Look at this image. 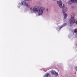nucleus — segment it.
<instances>
[{
	"instance_id": "1",
	"label": "nucleus",
	"mask_w": 77,
	"mask_h": 77,
	"mask_svg": "<svg viewBox=\"0 0 77 77\" xmlns=\"http://www.w3.org/2000/svg\"><path fill=\"white\" fill-rule=\"evenodd\" d=\"M57 5H58L59 8H61V9H63L62 10V12L63 13V15L64 16L63 21L65 22V21H66V18H67V17H68V14L66 13V12H67V8H66L65 7L64 4H63L62 5V1H58L57 2Z\"/></svg>"
},
{
	"instance_id": "2",
	"label": "nucleus",
	"mask_w": 77,
	"mask_h": 77,
	"mask_svg": "<svg viewBox=\"0 0 77 77\" xmlns=\"http://www.w3.org/2000/svg\"><path fill=\"white\" fill-rule=\"evenodd\" d=\"M30 11L32 13L35 12H38V15H42L43 14V12L45 11V8L40 6H35L33 8L32 7H31Z\"/></svg>"
},
{
	"instance_id": "3",
	"label": "nucleus",
	"mask_w": 77,
	"mask_h": 77,
	"mask_svg": "<svg viewBox=\"0 0 77 77\" xmlns=\"http://www.w3.org/2000/svg\"><path fill=\"white\" fill-rule=\"evenodd\" d=\"M23 5L26 6L27 8H30V5L26 1H23L21 2V3H19L18 6V8H20L21 6H23Z\"/></svg>"
},
{
	"instance_id": "4",
	"label": "nucleus",
	"mask_w": 77,
	"mask_h": 77,
	"mask_svg": "<svg viewBox=\"0 0 77 77\" xmlns=\"http://www.w3.org/2000/svg\"><path fill=\"white\" fill-rule=\"evenodd\" d=\"M76 21V20H75L70 19L69 22L70 26H72V25H73L74 23H75Z\"/></svg>"
},
{
	"instance_id": "5",
	"label": "nucleus",
	"mask_w": 77,
	"mask_h": 77,
	"mask_svg": "<svg viewBox=\"0 0 77 77\" xmlns=\"http://www.w3.org/2000/svg\"><path fill=\"white\" fill-rule=\"evenodd\" d=\"M75 14L74 13H72L71 14V19L72 20H75Z\"/></svg>"
},
{
	"instance_id": "6",
	"label": "nucleus",
	"mask_w": 77,
	"mask_h": 77,
	"mask_svg": "<svg viewBox=\"0 0 77 77\" xmlns=\"http://www.w3.org/2000/svg\"><path fill=\"white\" fill-rule=\"evenodd\" d=\"M52 74H53V75H55L56 76H57L58 75V73L56 72L55 71H52L51 72Z\"/></svg>"
},
{
	"instance_id": "7",
	"label": "nucleus",
	"mask_w": 77,
	"mask_h": 77,
	"mask_svg": "<svg viewBox=\"0 0 77 77\" xmlns=\"http://www.w3.org/2000/svg\"><path fill=\"white\" fill-rule=\"evenodd\" d=\"M72 3H74V2H73V0H71L68 2V5H72Z\"/></svg>"
},
{
	"instance_id": "8",
	"label": "nucleus",
	"mask_w": 77,
	"mask_h": 77,
	"mask_svg": "<svg viewBox=\"0 0 77 77\" xmlns=\"http://www.w3.org/2000/svg\"><path fill=\"white\" fill-rule=\"evenodd\" d=\"M45 77H50V75H49L48 73H47L46 74L44 75Z\"/></svg>"
},
{
	"instance_id": "9",
	"label": "nucleus",
	"mask_w": 77,
	"mask_h": 77,
	"mask_svg": "<svg viewBox=\"0 0 77 77\" xmlns=\"http://www.w3.org/2000/svg\"><path fill=\"white\" fill-rule=\"evenodd\" d=\"M62 27L61 26H58V27H57V30H60V29H62Z\"/></svg>"
},
{
	"instance_id": "10",
	"label": "nucleus",
	"mask_w": 77,
	"mask_h": 77,
	"mask_svg": "<svg viewBox=\"0 0 77 77\" xmlns=\"http://www.w3.org/2000/svg\"><path fill=\"white\" fill-rule=\"evenodd\" d=\"M67 24V23H65L61 26L62 27H62H65V26H66Z\"/></svg>"
},
{
	"instance_id": "11",
	"label": "nucleus",
	"mask_w": 77,
	"mask_h": 77,
	"mask_svg": "<svg viewBox=\"0 0 77 77\" xmlns=\"http://www.w3.org/2000/svg\"><path fill=\"white\" fill-rule=\"evenodd\" d=\"M73 3H77V0H73Z\"/></svg>"
},
{
	"instance_id": "12",
	"label": "nucleus",
	"mask_w": 77,
	"mask_h": 77,
	"mask_svg": "<svg viewBox=\"0 0 77 77\" xmlns=\"http://www.w3.org/2000/svg\"><path fill=\"white\" fill-rule=\"evenodd\" d=\"M73 31L74 33H77V30L76 29H74Z\"/></svg>"
},
{
	"instance_id": "13",
	"label": "nucleus",
	"mask_w": 77,
	"mask_h": 77,
	"mask_svg": "<svg viewBox=\"0 0 77 77\" xmlns=\"http://www.w3.org/2000/svg\"><path fill=\"white\" fill-rule=\"evenodd\" d=\"M48 11V8L46 9V11Z\"/></svg>"
},
{
	"instance_id": "14",
	"label": "nucleus",
	"mask_w": 77,
	"mask_h": 77,
	"mask_svg": "<svg viewBox=\"0 0 77 77\" xmlns=\"http://www.w3.org/2000/svg\"><path fill=\"white\" fill-rule=\"evenodd\" d=\"M53 1H54V2H55L56 1V0H53Z\"/></svg>"
},
{
	"instance_id": "15",
	"label": "nucleus",
	"mask_w": 77,
	"mask_h": 77,
	"mask_svg": "<svg viewBox=\"0 0 77 77\" xmlns=\"http://www.w3.org/2000/svg\"><path fill=\"white\" fill-rule=\"evenodd\" d=\"M73 34H74V32H73Z\"/></svg>"
}]
</instances>
